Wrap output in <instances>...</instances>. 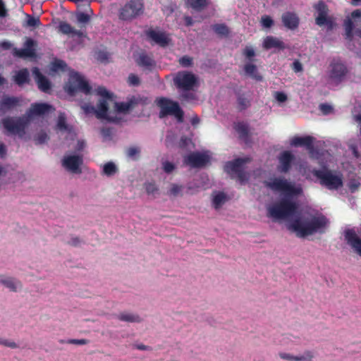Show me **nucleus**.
Returning a JSON list of instances; mask_svg holds the SVG:
<instances>
[{
  "label": "nucleus",
  "mask_w": 361,
  "mask_h": 361,
  "mask_svg": "<svg viewBox=\"0 0 361 361\" xmlns=\"http://www.w3.org/2000/svg\"><path fill=\"white\" fill-rule=\"evenodd\" d=\"M328 223V219L324 215H312L296 218L288 226V228L295 232L298 237L305 238L316 233H324Z\"/></svg>",
  "instance_id": "obj_1"
},
{
  "label": "nucleus",
  "mask_w": 361,
  "mask_h": 361,
  "mask_svg": "<svg viewBox=\"0 0 361 361\" xmlns=\"http://www.w3.org/2000/svg\"><path fill=\"white\" fill-rule=\"evenodd\" d=\"M298 210L296 202L288 198H282L267 207V216L274 221L287 219L295 214Z\"/></svg>",
  "instance_id": "obj_2"
},
{
  "label": "nucleus",
  "mask_w": 361,
  "mask_h": 361,
  "mask_svg": "<svg viewBox=\"0 0 361 361\" xmlns=\"http://www.w3.org/2000/svg\"><path fill=\"white\" fill-rule=\"evenodd\" d=\"M312 174L319 180L321 185L330 190H336L343 187V175L341 173H335L326 168L314 169Z\"/></svg>",
  "instance_id": "obj_3"
},
{
  "label": "nucleus",
  "mask_w": 361,
  "mask_h": 361,
  "mask_svg": "<svg viewBox=\"0 0 361 361\" xmlns=\"http://www.w3.org/2000/svg\"><path fill=\"white\" fill-rule=\"evenodd\" d=\"M156 104L160 109L159 118L173 116L178 122H183L184 112L177 102L162 97L156 99Z\"/></svg>",
  "instance_id": "obj_4"
},
{
  "label": "nucleus",
  "mask_w": 361,
  "mask_h": 361,
  "mask_svg": "<svg viewBox=\"0 0 361 361\" xmlns=\"http://www.w3.org/2000/svg\"><path fill=\"white\" fill-rule=\"evenodd\" d=\"M264 185L272 191L283 192L287 196L299 195L302 192L301 188L295 187L293 184L283 178H271L269 181H265Z\"/></svg>",
  "instance_id": "obj_5"
},
{
  "label": "nucleus",
  "mask_w": 361,
  "mask_h": 361,
  "mask_svg": "<svg viewBox=\"0 0 361 361\" xmlns=\"http://www.w3.org/2000/svg\"><path fill=\"white\" fill-rule=\"evenodd\" d=\"M251 161L250 157L238 158L231 161H228L224 166V171L231 176L232 178H237L241 184H244L248 179L247 173L243 169L246 163Z\"/></svg>",
  "instance_id": "obj_6"
},
{
  "label": "nucleus",
  "mask_w": 361,
  "mask_h": 361,
  "mask_svg": "<svg viewBox=\"0 0 361 361\" xmlns=\"http://www.w3.org/2000/svg\"><path fill=\"white\" fill-rule=\"evenodd\" d=\"M29 118L25 116L11 118L2 120L4 128L11 135H18L22 138L25 134V129L29 123Z\"/></svg>",
  "instance_id": "obj_7"
},
{
  "label": "nucleus",
  "mask_w": 361,
  "mask_h": 361,
  "mask_svg": "<svg viewBox=\"0 0 361 361\" xmlns=\"http://www.w3.org/2000/svg\"><path fill=\"white\" fill-rule=\"evenodd\" d=\"M85 114H94L99 119H104L109 122L118 123L120 119L116 116H111L109 115V106L107 101L99 99L97 108L94 106L85 104L82 106Z\"/></svg>",
  "instance_id": "obj_8"
},
{
  "label": "nucleus",
  "mask_w": 361,
  "mask_h": 361,
  "mask_svg": "<svg viewBox=\"0 0 361 361\" xmlns=\"http://www.w3.org/2000/svg\"><path fill=\"white\" fill-rule=\"evenodd\" d=\"M65 89L70 95L73 96L77 92L88 94L90 93L92 87L78 73H74L71 74L68 83L66 85Z\"/></svg>",
  "instance_id": "obj_9"
},
{
  "label": "nucleus",
  "mask_w": 361,
  "mask_h": 361,
  "mask_svg": "<svg viewBox=\"0 0 361 361\" xmlns=\"http://www.w3.org/2000/svg\"><path fill=\"white\" fill-rule=\"evenodd\" d=\"M173 82L180 90L190 91L196 86L197 78L191 72L178 71L173 78Z\"/></svg>",
  "instance_id": "obj_10"
},
{
  "label": "nucleus",
  "mask_w": 361,
  "mask_h": 361,
  "mask_svg": "<svg viewBox=\"0 0 361 361\" xmlns=\"http://www.w3.org/2000/svg\"><path fill=\"white\" fill-rule=\"evenodd\" d=\"M142 0H130L122 8L120 18L124 20H131L143 12Z\"/></svg>",
  "instance_id": "obj_11"
},
{
  "label": "nucleus",
  "mask_w": 361,
  "mask_h": 361,
  "mask_svg": "<svg viewBox=\"0 0 361 361\" xmlns=\"http://www.w3.org/2000/svg\"><path fill=\"white\" fill-rule=\"evenodd\" d=\"M147 98L140 95H133L127 97L126 102H116L115 106L116 111L120 113H127L135 109L138 104H145Z\"/></svg>",
  "instance_id": "obj_12"
},
{
  "label": "nucleus",
  "mask_w": 361,
  "mask_h": 361,
  "mask_svg": "<svg viewBox=\"0 0 361 361\" xmlns=\"http://www.w3.org/2000/svg\"><path fill=\"white\" fill-rule=\"evenodd\" d=\"M36 47L37 42L34 39L31 38H26L24 43V48H14L13 50V54L16 57L23 59L35 57L36 55Z\"/></svg>",
  "instance_id": "obj_13"
},
{
  "label": "nucleus",
  "mask_w": 361,
  "mask_h": 361,
  "mask_svg": "<svg viewBox=\"0 0 361 361\" xmlns=\"http://www.w3.org/2000/svg\"><path fill=\"white\" fill-rule=\"evenodd\" d=\"M82 164L83 159L82 156L80 155H69L65 157L62 160L63 166L68 171L76 174L82 173L80 166Z\"/></svg>",
  "instance_id": "obj_14"
},
{
  "label": "nucleus",
  "mask_w": 361,
  "mask_h": 361,
  "mask_svg": "<svg viewBox=\"0 0 361 361\" xmlns=\"http://www.w3.org/2000/svg\"><path fill=\"white\" fill-rule=\"evenodd\" d=\"M278 159L279 163L277 166L278 171L286 173L290 170L295 157L290 151L286 150L279 154Z\"/></svg>",
  "instance_id": "obj_15"
},
{
  "label": "nucleus",
  "mask_w": 361,
  "mask_h": 361,
  "mask_svg": "<svg viewBox=\"0 0 361 361\" xmlns=\"http://www.w3.org/2000/svg\"><path fill=\"white\" fill-rule=\"evenodd\" d=\"M345 240L347 243L361 257V238H360L353 229L345 231Z\"/></svg>",
  "instance_id": "obj_16"
},
{
  "label": "nucleus",
  "mask_w": 361,
  "mask_h": 361,
  "mask_svg": "<svg viewBox=\"0 0 361 361\" xmlns=\"http://www.w3.org/2000/svg\"><path fill=\"white\" fill-rule=\"evenodd\" d=\"M146 35L160 47H165L169 45L170 39L164 32L149 29L146 32Z\"/></svg>",
  "instance_id": "obj_17"
},
{
  "label": "nucleus",
  "mask_w": 361,
  "mask_h": 361,
  "mask_svg": "<svg viewBox=\"0 0 361 361\" xmlns=\"http://www.w3.org/2000/svg\"><path fill=\"white\" fill-rule=\"evenodd\" d=\"M32 74L35 77L36 82L37 83L38 88L44 92H49L51 90V82L49 80L42 74L39 69L35 67L32 69Z\"/></svg>",
  "instance_id": "obj_18"
},
{
  "label": "nucleus",
  "mask_w": 361,
  "mask_h": 361,
  "mask_svg": "<svg viewBox=\"0 0 361 361\" xmlns=\"http://www.w3.org/2000/svg\"><path fill=\"white\" fill-rule=\"evenodd\" d=\"M20 99L17 97L4 95L0 101V112L6 113L20 104Z\"/></svg>",
  "instance_id": "obj_19"
},
{
  "label": "nucleus",
  "mask_w": 361,
  "mask_h": 361,
  "mask_svg": "<svg viewBox=\"0 0 361 361\" xmlns=\"http://www.w3.org/2000/svg\"><path fill=\"white\" fill-rule=\"evenodd\" d=\"M331 66L330 78L336 82H341L348 72L346 66L342 63H334Z\"/></svg>",
  "instance_id": "obj_20"
},
{
  "label": "nucleus",
  "mask_w": 361,
  "mask_h": 361,
  "mask_svg": "<svg viewBox=\"0 0 361 361\" xmlns=\"http://www.w3.org/2000/svg\"><path fill=\"white\" fill-rule=\"evenodd\" d=\"M183 164L191 168L203 166V153L192 152L184 157Z\"/></svg>",
  "instance_id": "obj_21"
},
{
  "label": "nucleus",
  "mask_w": 361,
  "mask_h": 361,
  "mask_svg": "<svg viewBox=\"0 0 361 361\" xmlns=\"http://www.w3.org/2000/svg\"><path fill=\"white\" fill-rule=\"evenodd\" d=\"M51 106L45 103L32 104L27 112V118L33 116H42L49 112Z\"/></svg>",
  "instance_id": "obj_22"
},
{
  "label": "nucleus",
  "mask_w": 361,
  "mask_h": 361,
  "mask_svg": "<svg viewBox=\"0 0 361 361\" xmlns=\"http://www.w3.org/2000/svg\"><path fill=\"white\" fill-rule=\"evenodd\" d=\"M281 19L284 26L290 30H295L299 25L300 20L295 13L286 12L282 15Z\"/></svg>",
  "instance_id": "obj_23"
},
{
  "label": "nucleus",
  "mask_w": 361,
  "mask_h": 361,
  "mask_svg": "<svg viewBox=\"0 0 361 361\" xmlns=\"http://www.w3.org/2000/svg\"><path fill=\"white\" fill-rule=\"evenodd\" d=\"M59 30L63 35H71L72 37L77 36L78 37L83 36V32L81 30L75 29L67 22H61L59 25Z\"/></svg>",
  "instance_id": "obj_24"
},
{
  "label": "nucleus",
  "mask_w": 361,
  "mask_h": 361,
  "mask_svg": "<svg viewBox=\"0 0 361 361\" xmlns=\"http://www.w3.org/2000/svg\"><path fill=\"white\" fill-rule=\"evenodd\" d=\"M281 359L288 361H310L313 358V354L310 351L305 352L303 355L293 356L289 353H281L279 354Z\"/></svg>",
  "instance_id": "obj_25"
},
{
  "label": "nucleus",
  "mask_w": 361,
  "mask_h": 361,
  "mask_svg": "<svg viewBox=\"0 0 361 361\" xmlns=\"http://www.w3.org/2000/svg\"><path fill=\"white\" fill-rule=\"evenodd\" d=\"M314 138L312 136L307 135L305 137H295L292 141L291 145L293 146H305L308 149L313 148Z\"/></svg>",
  "instance_id": "obj_26"
},
{
  "label": "nucleus",
  "mask_w": 361,
  "mask_h": 361,
  "mask_svg": "<svg viewBox=\"0 0 361 361\" xmlns=\"http://www.w3.org/2000/svg\"><path fill=\"white\" fill-rule=\"evenodd\" d=\"M263 47L266 49H270L271 48L283 49H284V44L276 37L268 36L264 40Z\"/></svg>",
  "instance_id": "obj_27"
},
{
  "label": "nucleus",
  "mask_w": 361,
  "mask_h": 361,
  "mask_svg": "<svg viewBox=\"0 0 361 361\" xmlns=\"http://www.w3.org/2000/svg\"><path fill=\"white\" fill-rule=\"evenodd\" d=\"M235 131L238 133L239 137L245 142L249 139V126L244 122H238L234 126Z\"/></svg>",
  "instance_id": "obj_28"
},
{
  "label": "nucleus",
  "mask_w": 361,
  "mask_h": 361,
  "mask_svg": "<svg viewBox=\"0 0 361 361\" xmlns=\"http://www.w3.org/2000/svg\"><path fill=\"white\" fill-rule=\"evenodd\" d=\"M138 66L143 67L146 69L150 70L155 65L154 61L152 57L145 54H140L137 59Z\"/></svg>",
  "instance_id": "obj_29"
},
{
  "label": "nucleus",
  "mask_w": 361,
  "mask_h": 361,
  "mask_svg": "<svg viewBox=\"0 0 361 361\" xmlns=\"http://www.w3.org/2000/svg\"><path fill=\"white\" fill-rule=\"evenodd\" d=\"M244 71L247 75L257 81H261L262 76L258 73L256 65L248 63L244 66Z\"/></svg>",
  "instance_id": "obj_30"
},
{
  "label": "nucleus",
  "mask_w": 361,
  "mask_h": 361,
  "mask_svg": "<svg viewBox=\"0 0 361 361\" xmlns=\"http://www.w3.org/2000/svg\"><path fill=\"white\" fill-rule=\"evenodd\" d=\"M30 74L29 71L27 68H23L20 70L14 76V81L15 82L19 85L22 86L23 85L29 82L30 78H29Z\"/></svg>",
  "instance_id": "obj_31"
},
{
  "label": "nucleus",
  "mask_w": 361,
  "mask_h": 361,
  "mask_svg": "<svg viewBox=\"0 0 361 361\" xmlns=\"http://www.w3.org/2000/svg\"><path fill=\"white\" fill-rule=\"evenodd\" d=\"M0 283H2L13 292L17 290V286L18 284H20L19 282H16L13 278L6 277L4 276H0Z\"/></svg>",
  "instance_id": "obj_32"
},
{
  "label": "nucleus",
  "mask_w": 361,
  "mask_h": 361,
  "mask_svg": "<svg viewBox=\"0 0 361 361\" xmlns=\"http://www.w3.org/2000/svg\"><path fill=\"white\" fill-rule=\"evenodd\" d=\"M226 200L227 197L226 194L223 192H219L213 197V206L215 209H219L226 202Z\"/></svg>",
  "instance_id": "obj_33"
},
{
  "label": "nucleus",
  "mask_w": 361,
  "mask_h": 361,
  "mask_svg": "<svg viewBox=\"0 0 361 361\" xmlns=\"http://www.w3.org/2000/svg\"><path fill=\"white\" fill-rule=\"evenodd\" d=\"M118 172V168L114 162L109 161L103 166L102 173L106 176H112Z\"/></svg>",
  "instance_id": "obj_34"
},
{
  "label": "nucleus",
  "mask_w": 361,
  "mask_h": 361,
  "mask_svg": "<svg viewBox=\"0 0 361 361\" xmlns=\"http://www.w3.org/2000/svg\"><path fill=\"white\" fill-rule=\"evenodd\" d=\"M118 319L121 321L128 322H140L141 319L138 315L130 313H121L118 315Z\"/></svg>",
  "instance_id": "obj_35"
},
{
  "label": "nucleus",
  "mask_w": 361,
  "mask_h": 361,
  "mask_svg": "<svg viewBox=\"0 0 361 361\" xmlns=\"http://www.w3.org/2000/svg\"><path fill=\"white\" fill-rule=\"evenodd\" d=\"M56 128L61 131H70L71 129L66 123V118L63 114H60L58 117Z\"/></svg>",
  "instance_id": "obj_36"
},
{
  "label": "nucleus",
  "mask_w": 361,
  "mask_h": 361,
  "mask_svg": "<svg viewBox=\"0 0 361 361\" xmlns=\"http://www.w3.org/2000/svg\"><path fill=\"white\" fill-rule=\"evenodd\" d=\"M214 31L221 37H226L229 34L228 27L224 24H216L213 26Z\"/></svg>",
  "instance_id": "obj_37"
},
{
  "label": "nucleus",
  "mask_w": 361,
  "mask_h": 361,
  "mask_svg": "<svg viewBox=\"0 0 361 361\" xmlns=\"http://www.w3.org/2000/svg\"><path fill=\"white\" fill-rule=\"evenodd\" d=\"M345 30V36L348 39H351L353 38V31L354 29V24L351 19L348 18L344 22Z\"/></svg>",
  "instance_id": "obj_38"
},
{
  "label": "nucleus",
  "mask_w": 361,
  "mask_h": 361,
  "mask_svg": "<svg viewBox=\"0 0 361 361\" xmlns=\"http://www.w3.org/2000/svg\"><path fill=\"white\" fill-rule=\"evenodd\" d=\"M243 54L250 62L255 61L254 57L255 56L256 54L252 47L246 46L243 51Z\"/></svg>",
  "instance_id": "obj_39"
},
{
  "label": "nucleus",
  "mask_w": 361,
  "mask_h": 361,
  "mask_svg": "<svg viewBox=\"0 0 361 361\" xmlns=\"http://www.w3.org/2000/svg\"><path fill=\"white\" fill-rule=\"evenodd\" d=\"M178 63L181 67H191L193 65V58L190 56L185 55L178 59Z\"/></svg>",
  "instance_id": "obj_40"
},
{
  "label": "nucleus",
  "mask_w": 361,
  "mask_h": 361,
  "mask_svg": "<svg viewBox=\"0 0 361 361\" xmlns=\"http://www.w3.org/2000/svg\"><path fill=\"white\" fill-rule=\"evenodd\" d=\"M238 108L239 110H245L250 106V101L244 95H239L237 99Z\"/></svg>",
  "instance_id": "obj_41"
},
{
  "label": "nucleus",
  "mask_w": 361,
  "mask_h": 361,
  "mask_svg": "<svg viewBox=\"0 0 361 361\" xmlns=\"http://www.w3.org/2000/svg\"><path fill=\"white\" fill-rule=\"evenodd\" d=\"M315 21L316 24L319 26H323L324 25H329L331 26L332 24L331 20L327 17V15L318 14Z\"/></svg>",
  "instance_id": "obj_42"
},
{
  "label": "nucleus",
  "mask_w": 361,
  "mask_h": 361,
  "mask_svg": "<svg viewBox=\"0 0 361 361\" xmlns=\"http://www.w3.org/2000/svg\"><path fill=\"white\" fill-rule=\"evenodd\" d=\"M95 91L98 95L102 97V99L105 101L111 99L112 97V94L104 87L99 86L95 90Z\"/></svg>",
  "instance_id": "obj_43"
},
{
  "label": "nucleus",
  "mask_w": 361,
  "mask_h": 361,
  "mask_svg": "<svg viewBox=\"0 0 361 361\" xmlns=\"http://www.w3.org/2000/svg\"><path fill=\"white\" fill-rule=\"evenodd\" d=\"M66 67V63L63 61L56 59L51 63V69L52 71L56 72L59 70L64 71Z\"/></svg>",
  "instance_id": "obj_44"
},
{
  "label": "nucleus",
  "mask_w": 361,
  "mask_h": 361,
  "mask_svg": "<svg viewBox=\"0 0 361 361\" xmlns=\"http://www.w3.org/2000/svg\"><path fill=\"white\" fill-rule=\"evenodd\" d=\"M188 6L199 11L203 8V0H186Z\"/></svg>",
  "instance_id": "obj_45"
},
{
  "label": "nucleus",
  "mask_w": 361,
  "mask_h": 361,
  "mask_svg": "<svg viewBox=\"0 0 361 361\" xmlns=\"http://www.w3.org/2000/svg\"><path fill=\"white\" fill-rule=\"evenodd\" d=\"M34 140L37 145H41L49 140V136L45 132L42 131L35 136Z\"/></svg>",
  "instance_id": "obj_46"
},
{
  "label": "nucleus",
  "mask_w": 361,
  "mask_h": 361,
  "mask_svg": "<svg viewBox=\"0 0 361 361\" xmlns=\"http://www.w3.org/2000/svg\"><path fill=\"white\" fill-rule=\"evenodd\" d=\"M140 150L137 147H130L126 151L127 156L133 159H137V157L140 154Z\"/></svg>",
  "instance_id": "obj_47"
},
{
  "label": "nucleus",
  "mask_w": 361,
  "mask_h": 361,
  "mask_svg": "<svg viewBox=\"0 0 361 361\" xmlns=\"http://www.w3.org/2000/svg\"><path fill=\"white\" fill-rule=\"evenodd\" d=\"M318 14L328 15L329 9L326 4L323 1H320L315 6Z\"/></svg>",
  "instance_id": "obj_48"
},
{
  "label": "nucleus",
  "mask_w": 361,
  "mask_h": 361,
  "mask_svg": "<svg viewBox=\"0 0 361 361\" xmlns=\"http://www.w3.org/2000/svg\"><path fill=\"white\" fill-rule=\"evenodd\" d=\"M192 144V140L185 136H182L179 142V147L184 149H188L190 145Z\"/></svg>",
  "instance_id": "obj_49"
},
{
  "label": "nucleus",
  "mask_w": 361,
  "mask_h": 361,
  "mask_svg": "<svg viewBox=\"0 0 361 361\" xmlns=\"http://www.w3.org/2000/svg\"><path fill=\"white\" fill-rule=\"evenodd\" d=\"M194 98V94L190 92V91H183V92L180 94L179 97V99L181 102L192 100Z\"/></svg>",
  "instance_id": "obj_50"
},
{
  "label": "nucleus",
  "mask_w": 361,
  "mask_h": 361,
  "mask_svg": "<svg viewBox=\"0 0 361 361\" xmlns=\"http://www.w3.org/2000/svg\"><path fill=\"white\" fill-rule=\"evenodd\" d=\"M90 20V17L88 14L80 12L77 15V20L80 23H87Z\"/></svg>",
  "instance_id": "obj_51"
},
{
  "label": "nucleus",
  "mask_w": 361,
  "mask_h": 361,
  "mask_svg": "<svg viewBox=\"0 0 361 361\" xmlns=\"http://www.w3.org/2000/svg\"><path fill=\"white\" fill-rule=\"evenodd\" d=\"M261 23H262V26L264 27H267V28L271 27L274 24L273 20L269 16H262Z\"/></svg>",
  "instance_id": "obj_52"
},
{
  "label": "nucleus",
  "mask_w": 361,
  "mask_h": 361,
  "mask_svg": "<svg viewBox=\"0 0 361 361\" xmlns=\"http://www.w3.org/2000/svg\"><path fill=\"white\" fill-rule=\"evenodd\" d=\"M128 82L130 85L137 86L140 83V78L135 74L131 73L128 78Z\"/></svg>",
  "instance_id": "obj_53"
},
{
  "label": "nucleus",
  "mask_w": 361,
  "mask_h": 361,
  "mask_svg": "<svg viewBox=\"0 0 361 361\" xmlns=\"http://www.w3.org/2000/svg\"><path fill=\"white\" fill-rule=\"evenodd\" d=\"M145 190L147 194L153 195L156 192L158 191V188L155 183H147L145 184Z\"/></svg>",
  "instance_id": "obj_54"
},
{
  "label": "nucleus",
  "mask_w": 361,
  "mask_h": 361,
  "mask_svg": "<svg viewBox=\"0 0 361 361\" xmlns=\"http://www.w3.org/2000/svg\"><path fill=\"white\" fill-rule=\"evenodd\" d=\"M182 190V186L177 184H172L171 189L169 191V194L172 196H177Z\"/></svg>",
  "instance_id": "obj_55"
},
{
  "label": "nucleus",
  "mask_w": 361,
  "mask_h": 361,
  "mask_svg": "<svg viewBox=\"0 0 361 361\" xmlns=\"http://www.w3.org/2000/svg\"><path fill=\"white\" fill-rule=\"evenodd\" d=\"M319 109L324 115H328L333 112V107L328 104H321Z\"/></svg>",
  "instance_id": "obj_56"
},
{
  "label": "nucleus",
  "mask_w": 361,
  "mask_h": 361,
  "mask_svg": "<svg viewBox=\"0 0 361 361\" xmlns=\"http://www.w3.org/2000/svg\"><path fill=\"white\" fill-rule=\"evenodd\" d=\"M0 345L11 348H17L18 345L14 342L6 339L0 338Z\"/></svg>",
  "instance_id": "obj_57"
},
{
  "label": "nucleus",
  "mask_w": 361,
  "mask_h": 361,
  "mask_svg": "<svg viewBox=\"0 0 361 361\" xmlns=\"http://www.w3.org/2000/svg\"><path fill=\"white\" fill-rule=\"evenodd\" d=\"M27 24L28 26H30V27H36V26L39 25L40 20H39V18L29 16L27 21Z\"/></svg>",
  "instance_id": "obj_58"
},
{
  "label": "nucleus",
  "mask_w": 361,
  "mask_h": 361,
  "mask_svg": "<svg viewBox=\"0 0 361 361\" xmlns=\"http://www.w3.org/2000/svg\"><path fill=\"white\" fill-rule=\"evenodd\" d=\"M175 169L173 164L169 161H165L163 163V169L166 173H171Z\"/></svg>",
  "instance_id": "obj_59"
},
{
  "label": "nucleus",
  "mask_w": 361,
  "mask_h": 361,
  "mask_svg": "<svg viewBox=\"0 0 361 361\" xmlns=\"http://www.w3.org/2000/svg\"><path fill=\"white\" fill-rule=\"evenodd\" d=\"M101 134L105 139H111L112 135V130L110 128H103L101 130Z\"/></svg>",
  "instance_id": "obj_60"
},
{
  "label": "nucleus",
  "mask_w": 361,
  "mask_h": 361,
  "mask_svg": "<svg viewBox=\"0 0 361 361\" xmlns=\"http://www.w3.org/2000/svg\"><path fill=\"white\" fill-rule=\"evenodd\" d=\"M292 68L295 73L301 72L303 70L302 65L298 60L293 61L292 64Z\"/></svg>",
  "instance_id": "obj_61"
},
{
  "label": "nucleus",
  "mask_w": 361,
  "mask_h": 361,
  "mask_svg": "<svg viewBox=\"0 0 361 361\" xmlns=\"http://www.w3.org/2000/svg\"><path fill=\"white\" fill-rule=\"evenodd\" d=\"M275 98L279 102H284L287 100V96L282 92H276L275 93Z\"/></svg>",
  "instance_id": "obj_62"
},
{
  "label": "nucleus",
  "mask_w": 361,
  "mask_h": 361,
  "mask_svg": "<svg viewBox=\"0 0 361 361\" xmlns=\"http://www.w3.org/2000/svg\"><path fill=\"white\" fill-rule=\"evenodd\" d=\"M89 343V341L87 339H70L68 341V343L70 344H75V345H85Z\"/></svg>",
  "instance_id": "obj_63"
},
{
  "label": "nucleus",
  "mask_w": 361,
  "mask_h": 361,
  "mask_svg": "<svg viewBox=\"0 0 361 361\" xmlns=\"http://www.w3.org/2000/svg\"><path fill=\"white\" fill-rule=\"evenodd\" d=\"M7 153V149L6 145L0 142V158H4Z\"/></svg>",
  "instance_id": "obj_64"
}]
</instances>
